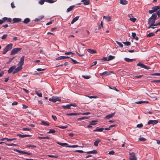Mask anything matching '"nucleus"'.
<instances>
[{
	"mask_svg": "<svg viewBox=\"0 0 160 160\" xmlns=\"http://www.w3.org/2000/svg\"><path fill=\"white\" fill-rule=\"evenodd\" d=\"M157 15L156 13H153L148 19V23H151V25H154L156 20L157 19Z\"/></svg>",
	"mask_w": 160,
	"mask_h": 160,
	"instance_id": "obj_1",
	"label": "nucleus"
},
{
	"mask_svg": "<svg viewBox=\"0 0 160 160\" xmlns=\"http://www.w3.org/2000/svg\"><path fill=\"white\" fill-rule=\"evenodd\" d=\"M12 43H10L7 45L3 49V54H5L8 51L12 49Z\"/></svg>",
	"mask_w": 160,
	"mask_h": 160,
	"instance_id": "obj_2",
	"label": "nucleus"
},
{
	"mask_svg": "<svg viewBox=\"0 0 160 160\" xmlns=\"http://www.w3.org/2000/svg\"><path fill=\"white\" fill-rule=\"evenodd\" d=\"M22 49V48H14L12 50L10 54L11 55H14L20 51Z\"/></svg>",
	"mask_w": 160,
	"mask_h": 160,
	"instance_id": "obj_3",
	"label": "nucleus"
},
{
	"mask_svg": "<svg viewBox=\"0 0 160 160\" xmlns=\"http://www.w3.org/2000/svg\"><path fill=\"white\" fill-rule=\"evenodd\" d=\"M137 65L138 66H140L142 68H143L146 69H149L151 68L150 67L147 66L142 63H139L137 64Z\"/></svg>",
	"mask_w": 160,
	"mask_h": 160,
	"instance_id": "obj_4",
	"label": "nucleus"
},
{
	"mask_svg": "<svg viewBox=\"0 0 160 160\" xmlns=\"http://www.w3.org/2000/svg\"><path fill=\"white\" fill-rule=\"evenodd\" d=\"M71 106H76L75 104H67L66 105H64L62 106V108L65 109H70Z\"/></svg>",
	"mask_w": 160,
	"mask_h": 160,
	"instance_id": "obj_5",
	"label": "nucleus"
},
{
	"mask_svg": "<svg viewBox=\"0 0 160 160\" xmlns=\"http://www.w3.org/2000/svg\"><path fill=\"white\" fill-rule=\"evenodd\" d=\"M111 73H113V72L105 71L103 72L100 73V75L101 76H106L109 75L111 74Z\"/></svg>",
	"mask_w": 160,
	"mask_h": 160,
	"instance_id": "obj_6",
	"label": "nucleus"
},
{
	"mask_svg": "<svg viewBox=\"0 0 160 160\" xmlns=\"http://www.w3.org/2000/svg\"><path fill=\"white\" fill-rule=\"evenodd\" d=\"M129 155L130 156L129 160H136L137 158L135 157L134 153H129Z\"/></svg>",
	"mask_w": 160,
	"mask_h": 160,
	"instance_id": "obj_7",
	"label": "nucleus"
},
{
	"mask_svg": "<svg viewBox=\"0 0 160 160\" xmlns=\"http://www.w3.org/2000/svg\"><path fill=\"white\" fill-rule=\"evenodd\" d=\"M158 122L157 120H150L148 122V124L150 125L152 124L154 125Z\"/></svg>",
	"mask_w": 160,
	"mask_h": 160,
	"instance_id": "obj_8",
	"label": "nucleus"
},
{
	"mask_svg": "<svg viewBox=\"0 0 160 160\" xmlns=\"http://www.w3.org/2000/svg\"><path fill=\"white\" fill-rule=\"evenodd\" d=\"M70 58L68 56H60L57 58H56V60H61L62 59H64L67 58Z\"/></svg>",
	"mask_w": 160,
	"mask_h": 160,
	"instance_id": "obj_9",
	"label": "nucleus"
},
{
	"mask_svg": "<svg viewBox=\"0 0 160 160\" xmlns=\"http://www.w3.org/2000/svg\"><path fill=\"white\" fill-rule=\"evenodd\" d=\"M16 66H13L12 67H10L8 72L9 73H10L12 72L13 70L16 69Z\"/></svg>",
	"mask_w": 160,
	"mask_h": 160,
	"instance_id": "obj_10",
	"label": "nucleus"
},
{
	"mask_svg": "<svg viewBox=\"0 0 160 160\" xmlns=\"http://www.w3.org/2000/svg\"><path fill=\"white\" fill-rule=\"evenodd\" d=\"M24 56H22L20 59V61L19 63V65L22 66L23 65L24 62Z\"/></svg>",
	"mask_w": 160,
	"mask_h": 160,
	"instance_id": "obj_11",
	"label": "nucleus"
},
{
	"mask_svg": "<svg viewBox=\"0 0 160 160\" xmlns=\"http://www.w3.org/2000/svg\"><path fill=\"white\" fill-rule=\"evenodd\" d=\"M115 114V112L112 113L110 114H108L107 116H106L105 118L109 119L110 118L113 117L114 115Z\"/></svg>",
	"mask_w": 160,
	"mask_h": 160,
	"instance_id": "obj_12",
	"label": "nucleus"
},
{
	"mask_svg": "<svg viewBox=\"0 0 160 160\" xmlns=\"http://www.w3.org/2000/svg\"><path fill=\"white\" fill-rule=\"evenodd\" d=\"M137 104H141L143 103H148L149 102L147 101H139L136 102H135Z\"/></svg>",
	"mask_w": 160,
	"mask_h": 160,
	"instance_id": "obj_13",
	"label": "nucleus"
},
{
	"mask_svg": "<svg viewBox=\"0 0 160 160\" xmlns=\"http://www.w3.org/2000/svg\"><path fill=\"white\" fill-rule=\"evenodd\" d=\"M21 19L20 18H14L13 19L12 21L13 22L12 23H14L17 22H18L21 21Z\"/></svg>",
	"mask_w": 160,
	"mask_h": 160,
	"instance_id": "obj_14",
	"label": "nucleus"
},
{
	"mask_svg": "<svg viewBox=\"0 0 160 160\" xmlns=\"http://www.w3.org/2000/svg\"><path fill=\"white\" fill-rule=\"evenodd\" d=\"M61 98L60 97L53 96L52 97V98H50L48 100H61Z\"/></svg>",
	"mask_w": 160,
	"mask_h": 160,
	"instance_id": "obj_15",
	"label": "nucleus"
},
{
	"mask_svg": "<svg viewBox=\"0 0 160 160\" xmlns=\"http://www.w3.org/2000/svg\"><path fill=\"white\" fill-rule=\"evenodd\" d=\"M87 51L89 53H90L94 54L97 53L96 51L93 49H88L87 50Z\"/></svg>",
	"mask_w": 160,
	"mask_h": 160,
	"instance_id": "obj_16",
	"label": "nucleus"
},
{
	"mask_svg": "<svg viewBox=\"0 0 160 160\" xmlns=\"http://www.w3.org/2000/svg\"><path fill=\"white\" fill-rule=\"evenodd\" d=\"M155 12H156L158 10L160 9V6H159L153 7L152 8Z\"/></svg>",
	"mask_w": 160,
	"mask_h": 160,
	"instance_id": "obj_17",
	"label": "nucleus"
},
{
	"mask_svg": "<svg viewBox=\"0 0 160 160\" xmlns=\"http://www.w3.org/2000/svg\"><path fill=\"white\" fill-rule=\"evenodd\" d=\"M79 18V16H77L73 18L72 20V21L71 22V24H73L75 22L77 21L78 20Z\"/></svg>",
	"mask_w": 160,
	"mask_h": 160,
	"instance_id": "obj_18",
	"label": "nucleus"
},
{
	"mask_svg": "<svg viewBox=\"0 0 160 160\" xmlns=\"http://www.w3.org/2000/svg\"><path fill=\"white\" fill-rule=\"evenodd\" d=\"M3 20L4 22L7 21L9 22H11L12 21V19L10 18H8L7 17H4L3 18Z\"/></svg>",
	"mask_w": 160,
	"mask_h": 160,
	"instance_id": "obj_19",
	"label": "nucleus"
},
{
	"mask_svg": "<svg viewBox=\"0 0 160 160\" xmlns=\"http://www.w3.org/2000/svg\"><path fill=\"white\" fill-rule=\"evenodd\" d=\"M120 3L122 5H126L128 4V2L126 0H120Z\"/></svg>",
	"mask_w": 160,
	"mask_h": 160,
	"instance_id": "obj_20",
	"label": "nucleus"
},
{
	"mask_svg": "<svg viewBox=\"0 0 160 160\" xmlns=\"http://www.w3.org/2000/svg\"><path fill=\"white\" fill-rule=\"evenodd\" d=\"M30 21V19L28 18H26L23 21V22L25 24H27L29 23Z\"/></svg>",
	"mask_w": 160,
	"mask_h": 160,
	"instance_id": "obj_21",
	"label": "nucleus"
},
{
	"mask_svg": "<svg viewBox=\"0 0 160 160\" xmlns=\"http://www.w3.org/2000/svg\"><path fill=\"white\" fill-rule=\"evenodd\" d=\"M14 151H16L18 152L19 153L22 154H25V152L22 151L18 149H15L14 150Z\"/></svg>",
	"mask_w": 160,
	"mask_h": 160,
	"instance_id": "obj_22",
	"label": "nucleus"
},
{
	"mask_svg": "<svg viewBox=\"0 0 160 160\" xmlns=\"http://www.w3.org/2000/svg\"><path fill=\"white\" fill-rule=\"evenodd\" d=\"M75 6L74 5H72L70 6L69 8H68L67 10V12H69L71 11H72L73 8Z\"/></svg>",
	"mask_w": 160,
	"mask_h": 160,
	"instance_id": "obj_23",
	"label": "nucleus"
},
{
	"mask_svg": "<svg viewBox=\"0 0 160 160\" xmlns=\"http://www.w3.org/2000/svg\"><path fill=\"white\" fill-rule=\"evenodd\" d=\"M41 124L46 126H48L49 125V123L47 122L42 121L41 122Z\"/></svg>",
	"mask_w": 160,
	"mask_h": 160,
	"instance_id": "obj_24",
	"label": "nucleus"
},
{
	"mask_svg": "<svg viewBox=\"0 0 160 160\" xmlns=\"http://www.w3.org/2000/svg\"><path fill=\"white\" fill-rule=\"evenodd\" d=\"M103 18L106 19L108 22H109V21H111V18L109 16H104L103 17Z\"/></svg>",
	"mask_w": 160,
	"mask_h": 160,
	"instance_id": "obj_25",
	"label": "nucleus"
},
{
	"mask_svg": "<svg viewBox=\"0 0 160 160\" xmlns=\"http://www.w3.org/2000/svg\"><path fill=\"white\" fill-rule=\"evenodd\" d=\"M83 2V4L85 5H88L89 4L90 1L89 0H87L84 2Z\"/></svg>",
	"mask_w": 160,
	"mask_h": 160,
	"instance_id": "obj_26",
	"label": "nucleus"
},
{
	"mask_svg": "<svg viewBox=\"0 0 160 160\" xmlns=\"http://www.w3.org/2000/svg\"><path fill=\"white\" fill-rule=\"evenodd\" d=\"M115 58L114 56H112V55H109L108 56V61H109L114 59Z\"/></svg>",
	"mask_w": 160,
	"mask_h": 160,
	"instance_id": "obj_27",
	"label": "nucleus"
},
{
	"mask_svg": "<svg viewBox=\"0 0 160 160\" xmlns=\"http://www.w3.org/2000/svg\"><path fill=\"white\" fill-rule=\"evenodd\" d=\"M80 113H67L66 115L67 116L78 115H80Z\"/></svg>",
	"mask_w": 160,
	"mask_h": 160,
	"instance_id": "obj_28",
	"label": "nucleus"
},
{
	"mask_svg": "<svg viewBox=\"0 0 160 160\" xmlns=\"http://www.w3.org/2000/svg\"><path fill=\"white\" fill-rule=\"evenodd\" d=\"M18 136L20 137L21 138H23L26 137H29L30 136V135H21L20 134H18Z\"/></svg>",
	"mask_w": 160,
	"mask_h": 160,
	"instance_id": "obj_29",
	"label": "nucleus"
},
{
	"mask_svg": "<svg viewBox=\"0 0 160 160\" xmlns=\"http://www.w3.org/2000/svg\"><path fill=\"white\" fill-rule=\"evenodd\" d=\"M124 60H125V61L128 62H132L133 60V59H131L128 58H125Z\"/></svg>",
	"mask_w": 160,
	"mask_h": 160,
	"instance_id": "obj_30",
	"label": "nucleus"
},
{
	"mask_svg": "<svg viewBox=\"0 0 160 160\" xmlns=\"http://www.w3.org/2000/svg\"><path fill=\"white\" fill-rule=\"evenodd\" d=\"M100 142V140H97L94 143V145L96 146H98V144Z\"/></svg>",
	"mask_w": 160,
	"mask_h": 160,
	"instance_id": "obj_31",
	"label": "nucleus"
},
{
	"mask_svg": "<svg viewBox=\"0 0 160 160\" xmlns=\"http://www.w3.org/2000/svg\"><path fill=\"white\" fill-rule=\"evenodd\" d=\"M104 130V128H101L98 129H97L95 130H93L94 132L95 131H98V132H102Z\"/></svg>",
	"mask_w": 160,
	"mask_h": 160,
	"instance_id": "obj_32",
	"label": "nucleus"
},
{
	"mask_svg": "<svg viewBox=\"0 0 160 160\" xmlns=\"http://www.w3.org/2000/svg\"><path fill=\"white\" fill-rule=\"evenodd\" d=\"M123 43L125 45H126L127 46H129L130 45L131 43L129 41H127L126 42H123Z\"/></svg>",
	"mask_w": 160,
	"mask_h": 160,
	"instance_id": "obj_33",
	"label": "nucleus"
},
{
	"mask_svg": "<svg viewBox=\"0 0 160 160\" xmlns=\"http://www.w3.org/2000/svg\"><path fill=\"white\" fill-rule=\"evenodd\" d=\"M57 143L60 145H61V146H65V145H68V144L67 143H61V142H57Z\"/></svg>",
	"mask_w": 160,
	"mask_h": 160,
	"instance_id": "obj_34",
	"label": "nucleus"
},
{
	"mask_svg": "<svg viewBox=\"0 0 160 160\" xmlns=\"http://www.w3.org/2000/svg\"><path fill=\"white\" fill-rule=\"evenodd\" d=\"M155 35L154 34H153L152 32L149 33L148 34L147 36V37H151L154 36Z\"/></svg>",
	"mask_w": 160,
	"mask_h": 160,
	"instance_id": "obj_35",
	"label": "nucleus"
},
{
	"mask_svg": "<svg viewBox=\"0 0 160 160\" xmlns=\"http://www.w3.org/2000/svg\"><path fill=\"white\" fill-rule=\"evenodd\" d=\"M22 66H21V65H20V66L17 68L16 69L17 70L18 72L21 70L22 69Z\"/></svg>",
	"mask_w": 160,
	"mask_h": 160,
	"instance_id": "obj_36",
	"label": "nucleus"
},
{
	"mask_svg": "<svg viewBox=\"0 0 160 160\" xmlns=\"http://www.w3.org/2000/svg\"><path fill=\"white\" fill-rule=\"evenodd\" d=\"M56 132V131L54 129H50L49 131L47 133H55Z\"/></svg>",
	"mask_w": 160,
	"mask_h": 160,
	"instance_id": "obj_37",
	"label": "nucleus"
},
{
	"mask_svg": "<svg viewBox=\"0 0 160 160\" xmlns=\"http://www.w3.org/2000/svg\"><path fill=\"white\" fill-rule=\"evenodd\" d=\"M46 2L45 0H41L39 1L38 3L40 5H43L44 2Z\"/></svg>",
	"mask_w": 160,
	"mask_h": 160,
	"instance_id": "obj_38",
	"label": "nucleus"
},
{
	"mask_svg": "<svg viewBox=\"0 0 160 160\" xmlns=\"http://www.w3.org/2000/svg\"><path fill=\"white\" fill-rule=\"evenodd\" d=\"M116 42L117 44H118V45H119L120 47H123V45L120 42L117 41H116Z\"/></svg>",
	"mask_w": 160,
	"mask_h": 160,
	"instance_id": "obj_39",
	"label": "nucleus"
},
{
	"mask_svg": "<svg viewBox=\"0 0 160 160\" xmlns=\"http://www.w3.org/2000/svg\"><path fill=\"white\" fill-rule=\"evenodd\" d=\"M66 147L68 148H76L78 147V145H73L68 146Z\"/></svg>",
	"mask_w": 160,
	"mask_h": 160,
	"instance_id": "obj_40",
	"label": "nucleus"
},
{
	"mask_svg": "<svg viewBox=\"0 0 160 160\" xmlns=\"http://www.w3.org/2000/svg\"><path fill=\"white\" fill-rule=\"evenodd\" d=\"M46 2H48L50 3H54L55 1H53L52 0H45Z\"/></svg>",
	"mask_w": 160,
	"mask_h": 160,
	"instance_id": "obj_41",
	"label": "nucleus"
},
{
	"mask_svg": "<svg viewBox=\"0 0 160 160\" xmlns=\"http://www.w3.org/2000/svg\"><path fill=\"white\" fill-rule=\"evenodd\" d=\"M58 127L60 128L65 129V128H67L68 126H58Z\"/></svg>",
	"mask_w": 160,
	"mask_h": 160,
	"instance_id": "obj_42",
	"label": "nucleus"
},
{
	"mask_svg": "<svg viewBox=\"0 0 160 160\" xmlns=\"http://www.w3.org/2000/svg\"><path fill=\"white\" fill-rule=\"evenodd\" d=\"M82 77H83L85 79H88L90 78L91 77L90 76L82 75Z\"/></svg>",
	"mask_w": 160,
	"mask_h": 160,
	"instance_id": "obj_43",
	"label": "nucleus"
},
{
	"mask_svg": "<svg viewBox=\"0 0 160 160\" xmlns=\"http://www.w3.org/2000/svg\"><path fill=\"white\" fill-rule=\"evenodd\" d=\"M97 122V121H96L92 120L90 124L91 125H94L96 124V123H95V122Z\"/></svg>",
	"mask_w": 160,
	"mask_h": 160,
	"instance_id": "obj_44",
	"label": "nucleus"
},
{
	"mask_svg": "<svg viewBox=\"0 0 160 160\" xmlns=\"http://www.w3.org/2000/svg\"><path fill=\"white\" fill-rule=\"evenodd\" d=\"M136 20V18H133V17L130 18V20L131 21L133 22H135Z\"/></svg>",
	"mask_w": 160,
	"mask_h": 160,
	"instance_id": "obj_45",
	"label": "nucleus"
},
{
	"mask_svg": "<svg viewBox=\"0 0 160 160\" xmlns=\"http://www.w3.org/2000/svg\"><path fill=\"white\" fill-rule=\"evenodd\" d=\"M72 61V62H73V63L74 64H76L77 63H78L79 62H77L76 60H74V59H72V58H70Z\"/></svg>",
	"mask_w": 160,
	"mask_h": 160,
	"instance_id": "obj_46",
	"label": "nucleus"
},
{
	"mask_svg": "<svg viewBox=\"0 0 160 160\" xmlns=\"http://www.w3.org/2000/svg\"><path fill=\"white\" fill-rule=\"evenodd\" d=\"M48 156L50 158H58V156L56 155H48Z\"/></svg>",
	"mask_w": 160,
	"mask_h": 160,
	"instance_id": "obj_47",
	"label": "nucleus"
},
{
	"mask_svg": "<svg viewBox=\"0 0 160 160\" xmlns=\"http://www.w3.org/2000/svg\"><path fill=\"white\" fill-rule=\"evenodd\" d=\"M80 113V114L82 115H87L90 114V113L89 112H83V113Z\"/></svg>",
	"mask_w": 160,
	"mask_h": 160,
	"instance_id": "obj_48",
	"label": "nucleus"
},
{
	"mask_svg": "<svg viewBox=\"0 0 160 160\" xmlns=\"http://www.w3.org/2000/svg\"><path fill=\"white\" fill-rule=\"evenodd\" d=\"M103 28V26L102 25V21L101 22V23L100 24L99 26L98 29H99L101 28Z\"/></svg>",
	"mask_w": 160,
	"mask_h": 160,
	"instance_id": "obj_49",
	"label": "nucleus"
},
{
	"mask_svg": "<svg viewBox=\"0 0 160 160\" xmlns=\"http://www.w3.org/2000/svg\"><path fill=\"white\" fill-rule=\"evenodd\" d=\"M16 139L15 138L9 139V138H7V139H6V140H7V141H8V142L10 141H13L14 140H15Z\"/></svg>",
	"mask_w": 160,
	"mask_h": 160,
	"instance_id": "obj_50",
	"label": "nucleus"
},
{
	"mask_svg": "<svg viewBox=\"0 0 160 160\" xmlns=\"http://www.w3.org/2000/svg\"><path fill=\"white\" fill-rule=\"evenodd\" d=\"M155 13L156 14V15H158V18L160 17V10L158 11L156 13Z\"/></svg>",
	"mask_w": 160,
	"mask_h": 160,
	"instance_id": "obj_51",
	"label": "nucleus"
},
{
	"mask_svg": "<svg viewBox=\"0 0 160 160\" xmlns=\"http://www.w3.org/2000/svg\"><path fill=\"white\" fill-rule=\"evenodd\" d=\"M7 36H8V35L7 34H4L2 36L1 38L2 39H5L7 38Z\"/></svg>",
	"mask_w": 160,
	"mask_h": 160,
	"instance_id": "obj_52",
	"label": "nucleus"
},
{
	"mask_svg": "<svg viewBox=\"0 0 160 160\" xmlns=\"http://www.w3.org/2000/svg\"><path fill=\"white\" fill-rule=\"evenodd\" d=\"M76 52L77 54L80 57L83 56L85 55L84 53H83L82 54H80L77 52Z\"/></svg>",
	"mask_w": 160,
	"mask_h": 160,
	"instance_id": "obj_53",
	"label": "nucleus"
},
{
	"mask_svg": "<svg viewBox=\"0 0 160 160\" xmlns=\"http://www.w3.org/2000/svg\"><path fill=\"white\" fill-rule=\"evenodd\" d=\"M37 94L40 97H42V94L41 93H39L37 91L36 92Z\"/></svg>",
	"mask_w": 160,
	"mask_h": 160,
	"instance_id": "obj_54",
	"label": "nucleus"
},
{
	"mask_svg": "<svg viewBox=\"0 0 160 160\" xmlns=\"http://www.w3.org/2000/svg\"><path fill=\"white\" fill-rule=\"evenodd\" d=\"M142 76H143V75H140L138 76H135L134 77V78H141Z\"/></svg>",
	"mask_w": 160,
	"mask_h": 160,
	"instance_id": "obj_55",
	"label": "nucleus"
},
{
	"mask_svg": "<svg viewBox=\"0 0 160 160\" xmlns=\"http://www.w3.org/2000/svg\"><path fill=\"white\" fill-rule=\"evenodd\" d=\"M136 36V34L135 32H132V37L134 38Z\"/></svg>",
	"mask_w": 160,
	"mask_h": 160,
	"instance_id": "obj_56",
	"label": "nucleus"
},
{
	"mask_svg": "<svg viewBox=\"0 0 160 160\" xmlns=\"http://www.w3.org/2000/svg\"><path fill=\"white\" fill-rule=\"evenodd\" d=\"M109 88H110L111 89L115 90L116 91H118V90L115 87H113L112 88H111V86H109Z\"/></svg>",
	"mask_w": 160,
	"mask_h": 160,
	"instance_id": "obj_57",
	"label": "nucleus"
},
{
	"mask_svg": "<svg viewBox=\"0 0 160 160\" xmlns=\"http://www.w3.org/2000/svg\"><path fill=\"white\" fill-rule=\"evenodd\" d=\"M115 153V152L113 151H111L109 152L108 153L109 155H113Z\"/></svg>",
	"mask_w": 160,
	"mask_h": 160,
	"instance_id": "obj_58",
	"label": "nucleus"
},
{
	"mask_svg": "<svg viewBox=\"0 0 160 160\" xmlns=\"http://www.w3.org/2000/svg\"><path fill=\"white\" fill-rule=\"evenodd\" d=\"M139 140L141 141H145L146 140V139L144 138H139Z\"/></svg>",
	"mask_w": 160,
	"mask_h": 160,
	"instance_id": "obj_59",
	"label": "nucleus"
},
{
	"mask_svg": "<svg viewBox=\"0 0 160 160\" xmlns=\"http://www.w3.org/2000/svg\"><path fill=\"white\" fill-rule=\"evenodd\" d=\"M143 124L142 123H140L137 125V127L138 128H141L143 126Z\"/></svg>",
	"mask_w": 160,
	"mask_h": 160,
	"instance_id": "obj_60",
	"label": "nucleus"
},
{
	"mask_svg": "<svg viewBox=\"0 0 160 160\" xmlns=\"http://www.w3.org/2000/svg\"><path fill=\"white\" fill-rule=\"evenodd\" d=\"M45 69H42L41 68H38L37 69V70L38 71H43Z\"/></svg>",
	"mask_w": 160,
	"mask_h": 160,
	"instance_id": "obj_61",
	"label": "nucleus"
},
{
	"mask_svg": "<svg viewBox=\"0 0 160 160\" xmlns=\"http://www.w3.org/2000/svg\"><path fill=\"white\" fill-rule=\"evenodd\" d=\"M154 12H155L153 10V9H152V10H149L148 11V13L149 14H152Z\"/></svg>",
	"mask_w": 160,
	"mask_h": 160,
	"instance_id": "obj_62",
	"label": "nucleus"
},
{
	"mask_svg": "<svg viewBox=\"0 0 160 160\" xmlns=\"http://www.w3.org/2000/svg\"><path fill=\"white\" fill-rule=\"evenodd\" d=\"M52 118H53V119L54 121H56V120L57 119V118L55 116L52 115Z\"/></svg>",
	"mask_w": 160,
	"mask_h": 160,
	"instance_id": "obj_63",
	"label": "nucleus"
},
{
	"mask_svg": "<svg viewBox=\"0 0 160 160\" xmlns=\"http://www.w3.org/2000/svg\"><path fill=\"white\" fill-rule=\"evenodd\" d=\"M11 7L12 8H14L15 7V6L14 5V3L13 2H12L11 3Z\"/></svg>",
	"mask_w": 160,
	"mask_h": 160,
	"instance_id": "obj_64",
	"label": "nucleus"
}]
</instances>
